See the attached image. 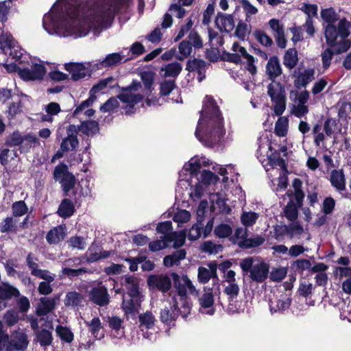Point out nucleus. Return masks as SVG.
Wrapping results in <instances>:
<instances>
[{
	"mask_svg": "<svg viewBox=\"0 0 351 351\" xmlns=\"http://www.w3.org/2000/svg\"><path fill=\"white\" fill-rule=\"evenodd\" d=\"M132 0H58L43 16V27L60 38L84 37L90 29L106 28L115 14L126 12Z\"/></svg>",
	"mask_w": 351,
	"mask_h": 351,
	"instance_id": "1",
	"label": "nucleus"
},
{
	"mask_svg": "<svg viewBox=\"0 0 351 351\" xmlns=\"http://www.w3.org/2000/svg\"><path fill=\"white\" fill-rule=\"evenodd\" d=\"M228 173L226 168L215 164L206 157L194 156L186 162L179 172L178 188L187 189L190 198L196 201L205 195H209V199L215 204L221 213L228 214L230 207L225 192V185L228 180L225 176Z\"/></svg>",
	"mask_w": 351,
	"mask_h": 351,
	"instance_id": "2",
	"label": "nucleus"
},
{
	"mask_svg": "<svg viewBox=\"0 0 351 351\" xmlns=\"http://www.w3.org/2000/svg\"><path fill=\"white\" fill-rule=\"evenodd\" d=\"M225 133L223 119L219 107L210 96L206 95L195 135L205 146L213 147L223 141Z\"/></svg>",
	"mask_w": 351,
	"mask_h": 351,
	"instance_id": "3",
	"label": "nucleus"
},
{
	"mask_svg": "<svg viewBox=\"0 0 351 351\" xmlns=\"http://www.w3.org/2000/svg\"><path fill=\"white\" fill-rule=\"evenodd\" d=\"M351 25L346 19H341L338 26L327 25L324 28V35L328 48L321 54L323 69L329 68L335 53L340 54L348 51L351 41L348 39L350 34Z\"/></svg>",
	"mask_w": 351,
	"mask_h": 351,
	"instance_id": "4",
	"label": "nucleus"
},
{
	"mask_svg": "<svg viewBox=\"0 0 351 351\" xmlns=\"http://www.w3.org/2000/svg\"><path fill=\"white\" fill-rule=\"evenodd\" d=\"M243 273H250V278L257 283L263 282L268 277L269 265L263 261L254 262L253 257H247L239 263Z\"/></svg>",
	"mask_w": 351,
	"mask_h": 351,
	"instance_id": "5",
	"label": "nucleus"
},
{
	"mask_svg": "<svg viewBox=\"0 0 351 351\" xmlns=\"http://www.w3.org/2000/svg\"><path fill=\"white\" fill-rule=\"evenodd\" d=\"M26 58H23V62L27 61L30 68L18 69V74L25 81H36L43 79L46 73V68L43 61L36 58H32L25 54Z\"/></svg>",
	"mask_w": 351,
	"mask_h": 351,
	"instance_id": "6",
	"label": "nucleus"
},
{
	"mask_svg": "<svg viewBox=\"0 0 351 351\" xmlns=\"http://www.w3.org/2000/svg\"><path fill=\"white\" fill-rule=\"evenodd\" d=\"M258 145L257 158L260 162L263 163L267 160V165H269L272 169L278 167H285V160L280 157L276 158L273 156L271 143L267 136H261L258 140Z\"/></svg>",
	"mask_w": 351,
	"mask_h": 351,
	"instance_id": "7",
	"label": "nucleus"
},
{
	"mask_svg": "<svg viewBox=\"0 0 351 351\" xmlns=\"http://www.w3.org/2000/svg\"><path fill=\"white\" fill-rule=\"evenodd\" d=\"M141 88V83L134 81L130 86L122 88L121 93L117 96L123 103L127 104L125 107L126 114L134 113L135 105L142 101L143 95L139 93Z\"/></svg>",
	"mask_w": 351,
	"mask_h": 351,
	"instance_id": "8",
	"label": "nucleus"
},
{
	"mask_svg": "<svg viewBox=\"0 0 351 351\" xmlns=\"http://www.w3.org/2000/svg\"><path fill=\"white\" fill-rule=\"evenodd\" d=\"M267 93L274 104V113L280 116L286 109L285 87L280 83L272 81L267 86Z\"/></svg>",
	"mask_w": 351,
	"mask_h": 351,
	"instance_id": "9",
	"label": "nucleus"
},
{
	"mask_svg": "<svg viewBox=\"0 0 351 351\" xmlns=\"http://www.w3.org/2000/svg\"><path fill=\"white\" fill-rule=\"evenodd\" d=\"M17 43L11 34L0 28V50L5 55H9L16 61L23 62L26 58L21 49H18Z\"/></svg>",
	"mask_w": 351,
	"mask_h": 351,
	"instance_id": "10",
	"label": "nucleus"
},
{
	"mask_svg": "<svg viewBox=\"0 0 351 351\" xmlns=\"http://www.w3.org/2000/svg\"><path fill=\"white\" fill-rule=\"evenodd\" d=\"M64 69L71 75L73 81H78L98 70L95 62H69L64 64Z\"/></svg>",
	"mask_w": 351,
	"mask_h": 351,
	"instance_id": "11",
	"label": "nucleus"
},
{
	"mask_svg": "<svg viewBox=\"0 0 351 351\" xmlns=\"http://www.w3.org/2000/svg\"><path fill=\"white\" fill-rule=\"evenodd\" d=\"M184 244V235L182 233H175L168 236L167 239L160 237V239L150 242L149 247L151 251L157 252L169 246L180 247Z\"/></svg>",
	"mask_w": 351,
	"mask_h": 351,
	"instance_id": "12",
	"label": "nucleus"
},
{
	"mask_svg": "<svg viewBox=\"0 0 351 351\" xmlns=\"http://www.w3.org/2000/svg\"><path fill=\"white\" fill-rule=\"evenodd\" d=\"M139 328L143 332L144 338L150 341L156 340V335L152 332L148 330H153L155 332V324L156 319L153 313L150 311H146L138 315Z\"/></svg>",
	"mask_w": 351,
	"mask_h": 351,
	"instance_id": "13",
	"label": "nucleus"
},
{
	"mask_svg": "<svg viewBox=\"0 0 351 351\" xmlns=\"http://www.w3.org/2000/svg\"><path fill=\"white\" fill-rule=\"evenodd\" d=\"M172 277L178 291V297L184 298V297H187L188 292L191 295H197V290L187 276L180 277L176 274H173Z\"/></svg>",
	"mask_w": 351,
	"mask_h": 351,
	"instance_id": "14",
	"label": "nucleus"
},
{
	"mask_svg": "<svg viewBox=\"0 0 351 351\" xmlns=\"http://www.w3.org/2000/svg\"><path fill=\"white\" fill-rule=\"evenodd\" d=\"M90 300L100 306L107 305L110 301V296L107 288L99 282L88 292Z\"/></svg>",
	"mask_w": 351,
	"mask_h": 351,
	"instance_id": "15",
	"label": "nucleus"
},
{
	"mask_svg": "<svg viewBox=\"0 0 351 351\" xmlns=\"http://www.w3.org/2000/svg\"><path fill=\"white\" fill-rule=\"evenodd\" d=\"M53 175L54 178L61 182L63 191L66 193L74 187L75 184V177L62 167H56Z\"/></svg>",
	"mask_w": 351,
	"mask_h": 351,
	"instance_id": "16",
	"label": "nucleus"
},
{
	"mask_svg": "<svg viewBox=\"0 0 351 351\" xmlns=\"http://www.w3.org/2000/svg\"><path fill=\"white\" fill-rule=\"evenodd\" d=\"M27 265L31 269L32 275L38 277L41 279L48 281H53L55 279L54 275L45 269H38V259L32 254H29L26 258Z\"/></svg>",
	"mask_w": 351,
	"mask_h": 351,
	"instance_id": "17",
	"label": "nucleus"
},
{
	"mask_svg": "<svg viewBox=\"0 0 351 351\" xmlns=\"http://www.w3.org/2000/svg\"><path fill=\"white\" fill-rule=\"evenodd\" d=\"M66 133L67 136L62 140L60 149L63 152L73 151L79 144L75 125H69L66 128Z\"/></svg>",
	"mask_w": 351,
	"mask_h": 351,
	"instance_id": "18",
	"label": "nucleus"
},
{
	"mask_svg": "<svg viewBox=\"0 0 351 351\" xmlns=\"http://www.w3.org/2000/svg\"><path fill=\"white\" fill-rule=\"evenodd\" d=\"M19 291L8 282L0 285V310L5 308L6 300L19 296Z\"/></svg>",
	"mask_w": 351,
	"mask_h": 351,
	"instance_id": "19",
	"label": "nucleus"
},
{
	"mask_svg": "<svg viewBox=\"0 0 351 351\" xmlns=\"http://www.w3.org/2000/svg\"><path fill=\"white\" fill-rule=\"evenodd\" d=\"M28 343L27 337L24 332L15 331L9 339L10 351L12 350L23 351L27 348Z\"/></svg>",
	"mask_w": 351,
	"mask_h": 351,
	"instance_id": "20",
	"label": "nucleus"
},
{
	"mask_svg": "<svg viewBox=\"0 0 351 351\" xmlns=\"http://www.w3.org/2000/svg\"><path fill=\"white\" fill-rule=\"evenodd\" d=\"M208 267H199L198 268L197 278L198 281L202 284L207 283L210 279L217 280V264L215 263H210Z\"/></svg>",
	"mask_w": 351,
	"mask_h": 351,
	"instance_id": "21",
	"label": "nucleus"
},
{
	"mask_svg": "<svg viewBox=\"0 0 351 351\" xmlns=\"http://www.w3.org/2000/svg\"><path fill=\"white\" fill-rule=\"evenodd\" d=\"M199 303L200 305V311L202 313H206L209 315H213L215 313V308H213L214 298L213 293L211 289L206 291L199 298Z\"/></svg>",
	"mask_w": 351,
	"mask_h": 351,
	"instance_id": "22",
	"label": "nucleus"
},
{
	"mask_svg": "<svg viewBox=\"0 0 351 351\" xmlns=\"http://www.w3.org/2000/svg\"><path fill=\"white\" fill-rule=\"evenodd\" d=\"M291 300L287 295H281L279 298L270 300L269 309L274 314L276 313L283 312L288 309L291 305Z\"/></svg>",
	"mask_w": 351,
	"mask_h": 351,
	"instance_id": "23",
	"label": "nucleus"
},
{
	"mask_svg": "<svg viewBox=\"0 0 351 351\" xmlns=\"http://www.w3.org/2000/svg\"><path fill=\"white\" fill-rule=\"evenodd\" d=\"M148 284L152 287H156L161 291H167L171 287V282L167 276H151L148 278Z\"/></svg>",
	"mask_w": 351,
	"mask_h": 351,
	"instance_id": "24",
	"label": "nucleus"
},
{
	"mask_svg": "<svg viewBox=\"0 0 351 351\" xmlns=\"http://www.w3.org/2000/svg\"><path fill=\"white\" fill-rule=\"evenodd\" d=\"M215 23L221 32H230L235 27L232 15L218 14L215 19Z\"/></svg>",
	"mask_w": 351,
	"mask_h": 351,
	"instance_id": "25",
	"label": "nucleus"
},
{
	"mask_svg": "<svg viewBox=\"0 0 351 351\" xmlns=\"http://www.w3.org/2000/svg\"><path fill=\"white\" fill-rule=\"evenodd\" d=\"M124 56L119 53H112L108 54L102 60L95 62V64L99 69L116 66L121 62Z\"/></svg>",
	"mask_w": 351,
	"mask_h": 351,
	"instance_id": "26",
	"label": "nucleus"
},
{
	"mask_svg": "<svg viewBox=\"0 0 351 351\" xmlns=\"http://www.w3.org/2000/svg\"><path fill=\"white\" fill-rule=\"evenodd\" d=\"M95 100L96 97L91 94L87 99L82 101L80 105L75 109L73 115L77 117L83 113L88 117H92L95 114V110L91 108V106Z\"/></svg>",
	"mask_w": 351,
	"mask_h": 351,
	"instance_id": "27",
	"label": "nucleus"
},
{
	"mask_svg": "<svg viewBox=\"0 0 351 351\" xmlns=\"http://www.w3.org/2000/svg\"><path fill=\"white\" fill-rule=\"evenodd\" d=\"M122 285L128 290L131 298L140 296L138 291V280L134 276H125L122 278Z\"/></svg>",
	"mask_w": 351,
	"mask_h": 351,
	"instance_id": "28",
	"label": "nucleus"
},
{
	"mask_svg": "<svg viewBox=\"0 0 351 351\" xmlns=\"http://www.w3.org/2000/svg\"><path fill=\"white\" fill-rule=\"evenodd\" d=\"M53 328L49 324L45 328L37 330L35 332L36 341L43 347H46L51 344L53 341L52 337Z\"/></svg>",
	"mask_w": 351,
	"mask_h": 351,
	"instance_id": "29",
	"label": "nucleus"
},
{
	"mask_svg": "<svg viewBox=\"0 0 351 351\" xmlns=\"http://www.w3.org/2000/svg\"><path fill=\"white\" fill-rule=\"evenodd\" d=\"M266 73L272 81L281 75L282 69L277 57L273 56L269 58L266 65Z\"/></svg>",
	"mask_w": 351,
	"mask_h": 351,
	"instance_id": "30",
	"label": "nucleus"
},
{
	"mask_svg": "<svg viewBox=\"0 0 351 351\" xmlns=\"http://www.w3.org/2000/svg\"><path fill=\"white\" fill-rule=\"evenodd\" d=\"M76 132H82L87 136L96 134L99 132V124L95 121H86L75 125Z\"/></svg>",
	"mask_w": 351,
	"mask_h": 351,
	"instance_id": "31",
	"label": "nucleus"
},
{
	"mask_svg": "<svg viewBox=\"0 0 351 351\" xmlns=\"http://www.w3.org/2000/svg\"><path fill=\"white\" fill-rule=\"evenodd\" d=\"M178 302L176 301V304H174L173 306L169 308L165 307L160 312V319L162 322L167 325H170L178 317Z\"/></svg>",
	"mask_w": 351,
	"mask_h": 351,
	"instance_id": "32",
	"label": "nucleus"
},
{
	"mask_svg": "<svg viewBox=\"0 0 351 351\" xmlns=\"http://www.w3.org/2000/svg\"><path fill=\"white\" fill-rule=\"evenodd\" d=\"M330 181L332 186L337 191H343L346 189L345 176L342 170H332L330 173Z\"/></svg>",
	"mask_w": 351,
	"mask_h": 351,
	"instance_id": "33",
	"label": "nucleus"
},
{
	"mask_svg": "<svg viewBox=\"0 0 351 351\" xmlns=\"http://www.w3.org/2000/svg\"><path fill=\"white\" fill-rule=\"evenodd\" d=\"M141 297L131 298L130 300L123 299L122 302V308L126 315H135L140 306Z\"/></svg>",
	"mask_w": 351,
	"mask_h": 351,
	"instance_id": "34",
	"label": "nucleus"
},
{
	"mask_svg": "<svg viewBox=\"0 0 351 351\" xmlns=\"http://www.w3.org/2000/svg\"><path fill=\"white\" fill-rule=\"evenodd\" d=\"M56 305V300L49 298H42L40 300V304L36 308L38 315H46L52 311Z\"/></svg>",
	"mask_w": 351,
	"mask_h": 351,
	"instance_id": "35",
	"label": "nucleus"
},
{
	"mask_svg": "<svg viewBox=\"0 0 351 351\" xmlns=\"http://www.w3.org/2000/svg\"><path fill=\"white\" fill-rule=\"evenodd\" d=\"M65 237L64 228L59 226L51 230L47 234L46 239L49 244H56Z\"/></svg>",
	"mask_w": 351,
	"mask_h": 351,
	"instance_id": "36",
	"label": "nucleus"
},
{
	"mask_svg": "<svg viewBox=\"0 0 351 351\" xmlns=\"http://www.w3.org/2000/svg\"><path fill=\"white\" fill-rule=\"evenodd\" d=\"M75 211V206L71 200L64 199L60 204L58 209V214L60 217L68 218L71 217Z\"/></svg>",
	"mask_w": 351,
	"mask_h": 351,
	"instance_id": "37",
	"label": "nucleus"
},
{
	"mask_svg": "<svg viewBox=\"0 0 351 351\" xmlns=\"http://www.w3.org/2000/svg\"><path fill=\"white\" fill-rule=\"evenodd\" d=\"M186 257V252L184 250H179L176 251L171 255L166 256L164 258L163 263L167 267H172L178 265L181 260Z\"/></svg>",
	"mask_w": 351,
	"mask_h": 351,
	"instance_id": "38",
	"label": "nucleus"
},
{
	"mask_svg": "<svg viewBox=\"0 0 351 351\" xmlns=\"http://www.w3.org/2000/svg\"><path fill=\"white\" fill-rule=\"evenodd\" d=\"M156 231L159 234H162L161 237L167 239L168 236L172 235L175 233H182L184 235V240L186 239V232L182 230L180 232H172V223L170 221H166L159 223L156 226Z\"/></svg>",
	"mask_w": 351,
	"mask_h": 351,
	"instance_id": "39",
	"label": "nucleus"
},
{
	"mask_svg": "<svg viewBox=\"0 0 351 351\" xmlns=\"http://www.w3.org/2000/svg\"><path fill=\"white\" fill-rule=\"evenodd\" d=\"M86 324L88 327L89 331L95 339H100L104 337L101 322L99 317H95L91 321L86 322Z\"/></svg>",
	"mask_w": 351,
	"mask_h": 351,
	"instance_id": "40",
	"label": "nucleus"
},
{
	"mask_svg": "<svg viewBox=\"0 0 351 351\" xmlns=\"http://www.w3.org/2000/svg\"><path fill=\"white\" fill-rule=\"evenodd\" d=\"M176 301L178 302V308H177L178 315L180 313L182 317L186 319L191 311V302L187 297H184V298L182 297H177L175 298L174 304H176Z\"/></svg>",
	"mask_w": 351,
	"mask_h": 351,
	"instance_id": "41",
	"label": "nucleus"
},
{
	"mask_svg": "<svg viewBox=\"0 0 351 351\" xmlns=\"http://www.w3.org/2000/svg\"><path fill=\"white\" fill-rule=\"evenodd\" d=\"M265 241L263 237L258 235L253 238H247L242 241H239L238 244L241 247L249 249L261 245Z\"/></svg>",
	"mask_w": 351,
	"mask_h": 351,
	"instance_id": "42",
	"label": "nucleus"
},
{
	"mask_svg": "<svg viewBox=\"0 0 351 351\" xmlns=\"http://www.w3.org/2000/svg\"><path fill=\"white\" fill-rule=\"evenodd\" d=\"M298 52L295 49H288L285 56L283 63L288 69H293L298 63Z\"/></svg>",
	"mask_w": 351,
	"mask_h": 351,
	"instance_id": "43",
	"label": "nucleus"
},
{
	"mask_svg": "<svg viewBox=\"0 0 351 351\" xmlns=\"http://www.w3.org/2000/svg\"><path fill=\"white\" fill-rule=\"evenodd\" d=\"M289 119L286 117L278 118L275 124V133L278 136H285L288 132Z\"/></svg>",
	"mask_w": 351,
	"mask_h": 351,
	"instance_id": "44",
	"label": "nucleus"
},
{
	"mask_svg": "<svg viewBox=\"0 0 351 351\" xmlns=\"http://www.w3.org/2000/svg\"><path fill=\"white\" fill-rule=\"evenodd\" d=\"M182 66L178 62H172L167 64L162 68L161 71L164 72L165 77H176L180 73Z\"/></svg>",
	"mask_w": 351,
	"mask_h": 351,
	"instance_id": "45",
	"label": "nucleus"
},
{
	"mask_svg": "<svg viewBox=\"0 0 351 351\" xmlns=\"http://www.w3.org/2000/svg\"><path fill=\"white\" fill-rule=\"evenodd\" d=\"M258 217L259 215L256 213L245 211L241 216V221L244 226L250 227L256 223Z\"/></svg>",
	"mask_w": 351,
	"mask_h": 351,
	"instance_id": "46",
	"label": "nucleus"
},
{
	"mask_svg": "<svg viewBox=\"0 0 351 351\" xmlns=\"http://www.w3.org/2000/svg\"><path fill=\"white\" fill-rule=\"evenodd\" d=\"M315 70L313 69H307L300 73L298 80L302 86H306L309 82L315 78Z\"/></svg>",
	"mask_w": 351,
	"mask_h": 351,
	"instance_id": "47",
	"label": "nucleus"
},
{
	"mask_svg": "<svg viewBox=\"0 0 351 351\" xmlns=\"http://www.w3.org/2000/svg\"><path fill=\"white\" fill-rule=\"evenodd\" d=\"M56 331L62 341L71 343L73 340V334L69 328L58 326L56 327Z\"/></svg>",
	"mask_w": 351,
	"mask_h": 351,
	"instance_id": "48",
	"label": "nucleus"
},
{
	"mask_svg": "<svg viewBox=\"0 0 351 351\" xmlns=\"http://www.w3.org/2000/svg\"><path fill=\"white\" fill-rule=\"evenodd\" d=\"M192 51V47L189 42L183 40L178 46V54L176 56L177 59L183 60L190 56Z\"/></svg>",
	"mask_w": 351,
	"mask_h": 351,
	"instance_id": "49",
	"label": "nucleus"
},
{
	"mask_svg": "<svg viewBox=\"0 0 351 351\" xmlns=\"http://www.w3.org/2000/svg\"><path fill=\"white\" fill-rule=\"evenodd\" d=\"M275 170V169H274ZM276 171H280V175L278 179V186L275 189L276 192H279L282 190H285L288 184V180L287 177V171H286V167L283 168L277 167L276 169Z\"/></svg>",
	"mask_w": 351,
	"mask_h": 351,
	"instance_id": "50",
	"label": "nucleus"
},
{
	"mask_svg": "<svg viewBox=\"0 0 351 351\" xmlns=\"http://www.w3.org/2000/svg\"><path fill=\"white\" fill-rule=\"evenodd\" d=\"M321 16L322 19L328 23V25H333V23L338 20V16L335 10L332 8L324 9L321 12ZM336 25V27H337Z\"/></svg>",
	"mask_w": 351,
	"mask_h": 351,
	"instance_id": "51",
	"label": "nucleus"
},
{
	"mask_svg": "<svg viewBox=\"0 0 351 351\" xmlns=\"http://www.w3.org/2000/svg\"><path fill=\"white\" fill-rule=\"evenodd\" d=\"M237 47V46L235 47ZM241 54L243 56V58L245 59L247 61V69L252 74L254 75L256 73V66L254 64V58L252 56L250 55L245 48H239Z\"/></svg>",
	"mask_w": 351,
	"mask_h": 351,
	"instance_id": "52",
	"label": "nucleus"
},
{
	"mask_svg": "<svg viewBox=\"0 0 351 351\" xmlns=\"http://www.w3.org/2000/svg\"><path fill=\"white\" fill-rule=\"evenodd\" d=\"M69 247L83 250L86 247V242L84 237L80 236H74L69 238L67 241Z\"/></svg>",
	"mask_w": 351,
	"mask_h": 351,
	"instance_id": "53",
	"label": "nucleus"
},
{
	"mask_svg": "<svg viewBox=\"0 0 351 351\" xmlns=\"http://www.w3.org/2000/svg\"><path fill=\"white\" fill-rule=\"evenodd\" d=\"M206 64L204 61L199 59L189 60L186 64V69L189 71H206Z\"/></svg>",
	"mask_w": 351,
	"mask_h": 351,
	"instance_id": "54",
	"label": "nucleus"
},
{
	"mask_svg": "<svg viewBox=\"0 0 351 351\" xmlns=\"http://www.w3.org/2000/svg\"><path fill=\"white\" fill-rule=\"evenodd\" d=\"M287 228L288 231V235L290 239L298 237L304 232L303 227L300 224H299L298 222L293 221L292 223L287 226Z\"/></svg>",
	"mask_w": 351,
	"mask_h": 351,
	"instance_id": "55",
	"label": "nucleus"
},
{
	"mask_svg": "<svg viewBox=\"0 0 351 351\" xmlns=\"http://www.w3.org/2000/svg\"><path fill=\"white\" fill-rule=\"evenodd\" d=\"M215 235L219 238H226L232 233V228L226 223L217 226L214 230Z\"/></svg>",
	"mask_w": 351,
	"mask_h": 351,
	"instance_id": "56",
	"label": "nucleus"
},
{
	"mask_svg": "<svg viewBox=\"0 0 351 351\" xmlns=\"http://www.w3.org/2000/svg\"><path fill=\"white\" fill-rule=\"evenodd\" d=\"M201 249L205 252L216 254L222 250V245L207 241L202 245Z\"/></svg>",
	"mask_w": 351,
	"mask_h": 351,
	"instance_id": "57",
	"label": "nucleus"
},
{
	"mask_svg": "<svg viewBox=\"0 0 351 351\" xmlns=\"http://www.w3.org/2000/svg\"><path fill=\"white\" fill-rule=\"evenodd\" d=\"M191 213L186 210H179L173 215V221L180 226L182 223L188 222L191 219Z\"/></svg>",
	"mask_w": 351,
	"mask_h": 351,
	"instance_id": "58",
	"label": "nucleus"
},
{
	"mask_svg": "<svg viewBox=\"0 0 351 351\" xmlns=\"http://www.w3.org/2000/svg\"><path fill=\"white\" fill-rule=\"evenodd\" d=\"M287 270L285 267H277L271 270L269 278L271 281L280 282L287 276Z\"/></svg>",
	"mask_w": 351,
	"mask_h": 351,
	"instance_id": "59",
	"label": "nucleus"
},
{
	"mask_svg": "<svg viewBox=\"0 0 351 351\" xmlns=\"http://www.w3.org/2000/svg\"><path fill=\"white\" fill-rule=\"evenodd\" d=\"M82 300V296L80 293L72 291L66 294L64 299V304L66 306H77Z\"/></svg>",
	"mask_w": 351,
	"mask_h": 351,
	"instance_id": "60",
	"label": "nucleus"
},
{
	"mask_svg": "<svg viewBox=\"0 0 351 351\" xmlns=\"http://www.w3.org/2000/svg\"><path fill=\"white\" fill-rule=\"evenodd\" d=\"M250 27L244 22L239 21L235 30V35L239 39L245 40L250 33Z\"/></svg>",
	"mask_w": 351,
	"mask_h": 351,
	"instance_id": "61",
	"label": "nucleus"
},
{
	"mask_svg": "<svg viewBox=\"0 0 351 351\" xmlns=\"http://www.w3.org/2000/svg\"><path fill=\"white\" fill-rule=\"evenodd\" d=\"M254 36L256 39L262 45L265 47H270L272 43V39L267 35L264 32L257 29L254 32Z\"/></svg>",
	"mask_w": 351,
	"mask_h": 351,
	"instance_id": "62",
	"label": "nucleus"
},
{
	"mask_svg": "<svg viewBox=\"0 0 351 351\" xmlns=\"http://www.w3.org/2000/svg\"><path fill=\"white\" fill-rule=\"evenodd\" d=\"M119 105L117 98L110 97L100 107V110L102 112H110L117 108Z\"/></svg>",
	"mask_w": 351,
	"mask_h": 351,
	"instance_id": "63",
	"label": "nucleus"
},
{
	"mask_svg": "<svg viewBox=\"0 0 351 351\" xmlns=\"http://www.w3.org/2000/svg\"><path fill=\"white\" fill-rule=\"evenodd\" d=\"M311 267L310 261L306 259H298L291 264V268L295 271H304Z\"/></svg>",
	"mask_w": 351,
	"mask_h": 351,
	"instance_id": "64",
	"label": "nucleus"
}]
</instances>
